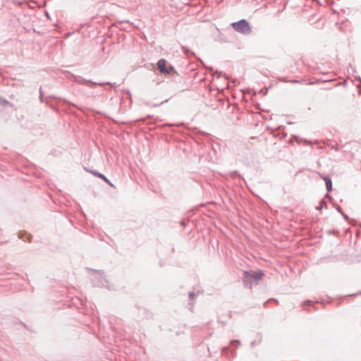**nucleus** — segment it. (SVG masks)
Masks as SVG:
<instances>
[{
    "label": "nucleus",
    "mask_w": 361,
    "mask_h": 361,
    "mask_svg": "<svg viewBox=\"0 0 361 361\" xmlns=\"http://www.w3.org/2000/svg\"><path fill=\"white\" fill-rule=\"evenodd\" d=\"M233 29L243 34H249L251 32L249 23L245 20H241L231 24Z\"/></svg>",
    "instance_id": "nucleus-1"
},
{
    "label": "nucleus",
    "mask_w": 361,
    "mask_h": 361,
    "mask_svg": "<svg viewBox=\"0 0 361 361\" xmlns=\"http://www.w3.org/2000/svg\"><path fill=\"white\" fill-rule=\"evenodd\" d=\"M245 281H248L250 279H255V280H259L262 278L263 273L261 271H251L250 272H245Z\"/></svg>",
    "instance_id": "nucleus-2"
},
{
    "label": "nucleus",
    "mask_w": 361,
    "mask_h": 361,
    "mask_svg": "<svg viewBox=\"0 0 361 361\" xmlns=\"http://www.w3.org/2000/svg\"><path fill=\"white\" fill-rule=\"evenodd\" d=\"M166 61L164 59H160L157 63L158 68L161 73H169L172 71L173 68L171 66L166 68Z\"/></svg>",
    "instance_id": "nucleus-3"
},
{
    "label": "nucleus",
    "mask_w": 361,
    "mask_h": 361,
    "mask_svg": "<svg viewBox=\"0 0 361 361\" xmlns=\"http://www.w3.org/2000/svg\"><path fill=\"white\" fill-rule=\"evenodd\" d=\"M323 179L325 180L327 190L330 191L331 190V188H332V183H331V179H329V178H328L326 177H323Z\"/></svg>",
    "instance_id": "nucleus-4"
},
{
    "label": "nucleus",
    "mask_w": 361,
    "mask_h": 361,
    "mask_svg": "<svg viewBox=\"0 0 361 361\" xmlns=\"http://www.w3.org/2000/svg\"><path fill=\"white\" fill-rule=\"evenodd\" d=\"M98 176L102 178V179H104L106 182H107V183L109 182L107 178L104 175L99 173Z\"/></svg>",
    "instance_id": "nucleus-5"
}]
</instances>
